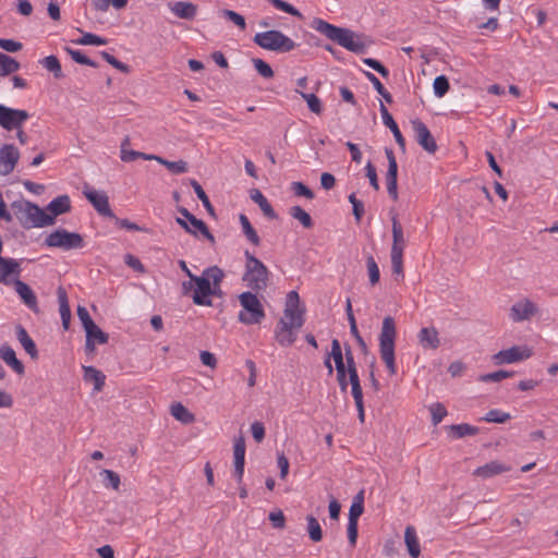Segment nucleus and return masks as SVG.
Returning a JSON list of instances; mask_svg holds the SVG:
<instances>
[{
	"mask_svg": "<svg viewBox=\"0 0 558 558\" xmlns=\"http://www.w3.org/2000/svg\"><path fill=\"white\" fill-rule=\"evenodd\" d=\"M311 27L351 52L359 54L366 51V45L361 37L349 28L332 25L319 17L312 21Z\"/></svg>",
	"mask_w": 558,
	"mask_h": 558,
	"instance_id": "f257e3e1",
	"label": "nucleus"
},
{
	"mask_svg": "<svg viewBox=\"0 0 558 558\" xmlns=\"http://www.w3.org/2000/svg\"><path fill=\"white\" fill-rule=\"evenodd\" d=\"M11 208L19 222L25 229L43 228L53 225V217L46 214L44 209L29 201H15L11 204Z\"/></svg>",
	"mask_w": 558,
	"mask_h": 558,
	"instance_id": "f03ea898",
	"label": "nucleus"
},
{
	"mask_svg": "<svg viewBox=\"0 0 558 558\" xmlns=\"http://www.w3.org/2000/svg\"><path fill=\"white\" fill-rule=\"evenodd\" d=\"M396 336L397 330L395 319L391 316H386L383 320V326L379 333V353L390 375H395L397 373L395 361Z\"/></svg>",
	"mask_w": 558,
	"mask_h": 558,
	"instance_id": "7ed1b4c3",
	"label": "nucleus"
},
{
	"mask_svg": "<svg viewBox=\"0 0 558 558\" xmlns=\"http://www.w3.org/2000/svg\"><path fill=\"white\" fill-rule=\"evenodd\" d=\"M244 255L246 263L243 281L254 291L266 289L269 279L268 268L248 251H245Z\"/></svg>",
	"mask_w": 558,
	"mask_h": 558,
	"instance_id": "20e7f679",
	"label": "nucleus"
},
{
	"mask_svg": "<svg viewBox=\"0 0 558 558\" xmlns=\"http://www.w3.org/2000/svg\"><path fill=\"white\" fill-rule=\"evenodd\" d=\"M253 41L263 49L275 52H289L298 45L280 31H266L255 34Z\"/></svg>",
	"mask_w": 558,
	"mask_h": 558,
	"instance_id": "39448f33",
	"label": "nucleus"
},
{
	"mask_svg": "<svg viewBox=\"0 0 558 558\" xmlns=\"http://www.w3.org/2000/svg\"><path fill=\"white\" fill-rule=\"evenodd\" d=\"M243 311L239 313V320L245 325L260 324L265 318L264 307L256 294L246 291L239 296Z\"/></svg>",
	"mask_w": 558,
	"mask_h": 558,
	"instance_id": "423d86ee",
	"label": "nucleus"
},
{
	"mask_svg": "<svg viewBox=\"0 0 558 558\" xmlns=\"http://www.w3.org/2000/svg\"><path fill=\"white\" fill-rule=\"evenodd\" d=\"M45 244L49 247H58L63 251L83 248L85 241L77 232H70L63 228H59L51 232L46 239Z\"/></svg>",
	"mask_w": 558,
	"mask_h": 558,
	"instance_id": "0eeeda50",
	"label": "nucleus"
},
{
	"mask_svg": "<svg viewBox=\"0 0 558 558\" xmlns=\"http://www.w3.org/2000/svg\"><path fill=\"white\" fill-rule=\"evenodd\" d=\"M178 213L182 216L175 219V222L183 228L187 233L197 235V231L201 232L211 244H214L215 236L209 231L206 223L196 218L192 213H190L185 207H179Z\"/></svg>",
	"mask_w": 558,
	"mask_h": 558,
	"instance_id": "6e6552de",
	"label": "nucleus"
},
{
	"mask_svg": "<svg viewBox=\"0 0 558 558\" xmlns=\"http://www.w3.org/2000/svg\"><path fill=\"white\" fill-rule=\"evenodd\" d=\"M29 113L0 104V126L7 131L19 130L28 120Z\"/></svg>",
	"mask_w": 558,
	"mask_h": 558,
	"instance_id": "1a4fd4ad",
	"label": "nucleus"
},
{
	"mask_svg": "<svg viewBox=\"0 0 558 558\" xmlns=\"http://www.w3.org/2000/svg\"><path fill=\"white\" fill-rule=\"evenodd\" d=\"M83 194L100 216L111 219L116 218V215L110 208L109 197L106 192L97 191L86 184L83 187Z\"/></svg>",
	"mask_w": 558,
	"mask_h": 558,
	"instance_id": "9d476101",
	"label": "nucleus"
},
{
	"mask_svg": "<svg viewBox=\"0 0 558 558\" xmlns=\"http://www.w3.org/2000/svg\"><path fill=\"white\" fill-rule=\"evenodd\" d=\"M192 280L195 282L194 292L192 294V299L194 304L202 306H211L213 302L209 299L213 295L211 289V277L209 275L196 276L192 277Z\"/></svg>",
	"mask_w": 558,
	"mask_h": 558,
	"instance_id": "9b49d317",
	"label": "nucleus"
},
{
	"mask_svg": "<svg viewBox=\"0 0 558 558\" xmlns=\"http://www.w3.org/2000/svg\"><path fill=\"white\" fill-rule=\"evenodd\" d=\"M300 296L296 291H290L287 295L284 319L298 330L304 324V310L299 308Z\"/></svg>",
	"mask_w": 558,
	"mask_h": 558,
	"instance_id": "f8f14e48",
	"label": "nucleus"
},
{
	"mask_svg": "<svg viewBox=\"0 0 558 558\" xmlns=\"http://www.w3.org/2000/svg\"><path fill=\"white\" fill-rule=\"evenodd\" d=\"M412 128L415 133V140L422 148L428 154H435L438 146L426 124L420 119H415L412 121Z\"/></svg>",
	"mask_w": 558,
	"mask_h": 558,
	"instance_id": "ddd939ff",
	"label": "nucleus"
},
{
	"mask_svg": "<svg viewBox=\"0 0 558 558\" xmlns=\"http://www.w3.org/2000/svg\"><path fill=\"white\" fill-rule=\"evenodd\" d=\"M385 154L388 160L386 173L387 192L393 201H398V163L391 148H385Z\"/></svg>",
	"mask_w": 558,
	"mask_h": 558,
	"instance_id": "4468645a",
	"label": "nucleus"
},
{
	"mask_svg": "<svg viewBox=\"0 0 558 558\" xmlns=\"http://www.w3.org/2000/svg\"><path fill=\"white\" fill-rule=\"evenodd\" d=\"M19 159V149L13 144H4L0 148V175L5 177L12 173Z\"/></svg>",
	"mask_w": 558,
	"mask_h": 558,
	"instance_id": "2eb2a0df",
	"label": "nucleus"
},
{
	"mask_svg": "<svg viewBox=\"0 0 558 558\" xmlns=\"http://www.w3.org/2000/svg\"><path fill=\"white\" fill-rule=\"evenodd\" d=\"M531 356V353L527 349H522L520 347H511L507 350H501L494 354L493 360L495 364H511L522 360H525Z\"/></svg>",
	"mask_w": 558,
	"mask_h": 558,
	"instance_id": "dca6fc26",
	"label": "nucleus"
},
{
	"mask_svg": "<svg viewBox=\"0 0 558 558\" xmlns=\"http://www.w3.org/2000/svg\"><path fill=\"white\" fill-rule=\"evenodd\" d=\"M537 312L535 304L525 299L514 303L510 308V317L513 322H522L529 319Z\"/></svg>",
	"mask_w": 558,
	"mask_h": 558,
	"instance_id": "f3484780",
	"label": "nucleus"
},
{
	"mask_svg": "<svg viewBox=\"0 0 558 558\" xmlns=\"http://www.w3.org/2000/svg\"><path fill=\"white\" fill-rule=\"evenodd\" d=\"M294 326H291L288 320L281 318L276 327L275 338L281 347H290L296 339Z\"/></svg>",
	"mask_w": 558,
	"mask_h": 558,
	"instance_id": "a211bd4d",
	"label": "nucleus"
},
{
	"mask_svg": "<svg viewBox=\"0 0 558 558\" xmlns=\"http://www.w3.org/2000/svg\"><path fill=\"white\" fill-rule=\"evenodd\" d=\"M84 330L86 332V352L93 353L96 343L106 344L109 341L108 333L104 332L95 323Z\"/></svg>",
	"mask_w": 558,
	"mask_h": 558,
	"instance_id": "6ab92c4d",
	"label": "nucleus"
},
{
	"mask_svg": "<svg viewBox=\"0 0 558 558\" xmlns=\"http://www.w3.org/2000/svg\"><path fill=\"white\" fill-rule=\"evenodd\" d=\"M14 287H15L16 293L19 294L21 300L24 302V304L28 308H31L33 312L38 313L39 308H38L37 296L34 293V291L32 290V288L27 283L23 282L20 279H16L14 281Z\"/></svg>",
	"mask_w": 558,
	"mask_h": 558,
	"instance_id": "aec40b11",
	"label": "nucleus"
},
{
	"mask_svg": "<svg viewBox=\"0 0 558 558\" xmlns=\"http://www.w3.org/2000/svg\"><path fill=\"white\" fill-rule=\"evenodd\" d=\"M417 339L423 349L436 350L440 345L439 333L435 327H423Z\"/></svg>",
	"mask_w": 558,
	"mask_h": 558,
	"instance_id": "412c9836",
	"label": "nucleus"
},
{
	"mask_svg": "<svg viewBox=\"0 0 558 558\" xmlns=\"http://www.w3.org/2000/svg\"><path fill=\"white\" fill-rule=\"evenodd\" d=\"M379 110L383 118V123L392 132L395 140L397 144L400 146V148L404 151L405 150V140L403 135L401 134L398 124L393 120L392 116L389 113L386 106L380 102Z\"/></svg>",
	"mask_w": 558,
	"mask_h": 558,
	"instance_id": "4be33fe9",
	"label": "nucleus"
},
{
	"mask_svg": "<svg viewBox=\"0 0 558 558\" xmlns=\"http://www.w3.org/2000/svg\"><path fill=\"white\" fill-rule=\"evenodd\" d=\"M510 471V466L499 462V461H490L482 466H478L473 474L475 476L482 477V478H489L495 475H499L501 473Z\"/></svg>",
	"mask_w": 558,
	"mask_h": 558,
	"instance_id": "5701e85b",
	"label": "nucleus"
},
{
	"mask_svg": "<svg viewBox=\"0 0 558 558\" xmlns=\"http://www.w3.org/2000/svg\"><path fill=\"white\" fill-rule=\"evenodd\" d=\"M169 9L171 12L183 20H193L197 13V5L192 2L178 1V2H169Z\"/></svg>",
	"mask_w": 558,
	"mask_h": 558,
	"instance_id": "b1692460",
	"label": "nucleus"
},
{
	"mask_svg": "<svg viewBox=\"0 0 558 558\" xmlns=\"http://www.w3.org/2000/svg\"><path fill=\"white\" fill-rule=\"evenodd\" d=\"M57 296L59 302V312L61 316L62 327L64 330H68L70 328L71 323V308L65 289L59 287L57 289Z\"/></svg>",
	"mask_w": 558,
	"mask_h": 558,
	"instance_id": "393cba45",
	"label": "nucleus"
},
{
	"mask_svg": "<svg viewBox=\"0 0 558 558\" xmlns=\"http://www.w3.org/2000/svg\"><path fill=\"white\" fill-rule=\"evenodd\" d=\"M0 357L19 374L23 375L25 372L24 364L16 357L15 351L8 344L0 348Z\"/></svg>",
	"mask_w": 558,
	"mask_h": 558,
	"instance_id": "a878e982",
	"label": "nucleus"
},
{
	"mask_svg": "<svg viewBox=\"0 0 558 558\" xmlns=\"http://www.w3.org/2000/svg\"><path fill=\"white\" fill-rule=\"evenodd\" d=\"M405 239L401 223L396 217L392 218V245L390 254H403Z\"/></svg>",
	"mask_w": 558,
	"mask_h": 558,
	"instance_id": "bb28decb",
	"label": "nucleus"
},
{
	"mask_svg": "<svg viewBox=\"0 0 558 558\" xmlns=\"http://www.w3.org/2000/svg\"><path fill=\"white\" fill-rule=\"evenodd\" d=\"M16 338L20 341V343L23 347V349L25 350V352L27 354H29V356L33 360L38 359V350L36 348L35 342L29 337V335L26 331V329L23 326H21V325L16 326Z\"/></svg>",
	"mask_w": 558,
	"mask_h": 558,
	"instance_id": "cd10ccee",
	"label": "nucleus"
},
{
	"mask_svg": "<svg viewBox=\"0 0 558 558\" xmlns=\"http://www.w3.org/2000/svg\"><path fill=\"white\" fill-rule=\"evenodd\" d=\"M21 271L20 264L13 258H0V283L9 284L10 275H19Z\"/></svg>",
	"mask_w": 558,
	"mask_h": 558,
	"instance_id": "c85d7f7f",
	"label": "nucleus"
},
{
	"mask_svg": "<svg viewBox=\"0 0 558 558\" xmlns=\"http://www.w3.org/2000/svg\"><path fill=\"white\" fill-rule=\"evenodd\" d=\"M47 210L51 213V217L53 219L62 214H65L71 210V201L68 195H60L53 198L47 206Z\"/></svg>",
	"mask_w": 558,
	"mask_h": 558,
	"instance_id": "c756f323",
	"label": "nucleus"
},
{
	"mask_svg": "<svg viewBox=\"0 0 558 558\" xmlns=\"http://www.w3.org/2000/svg\"><path fill=\"white\" fill-rule=\"evenodd\" d=\"M84 380L94 384V391L99 392L105 386L106 376L94 366H83Z\"/></svg>",
	"mask_w": 558,
	"mask_h": 558,
	"instance_id": "7c9ffc66",
	"label": "nucleus"
},
{
	"mask_svg": "<svg viewBox=\"0 0 558 558\" xmlns=\"http://www.w3.org/2000/svg\"><path fill=\"white\" fill-rule=\"evenodd\" d=\"M251 199L259 206L260 210L267 218H277V214L274 210L272 206L259 190L253 189L251 191Z\"/></svg>",
	"mask_w": 558,
	"mask_h": 558,
	"instance_id": "2f4dec72",
	"label": "nucleus"
},
{
	"mask_svg": "<svg viewBox=\"0 0 558 558\" xmlns=\"http://www.w3.org/2000/svg\"><path fill=\"white\" fill-rule=\"evenodd\" d=\"M404 542L409 551V555L413 558H417L421 554V547L417 539L416 531L414 526L408 525L404 531Z\"/></svg>",
	"mask_w": 558,
	"mask_h": 558,
	"instance_id": "473e14b6",
	"label": "nucleus"
},
{
	"mask_svg": "<svg viewBox=\"0 0 558 558\" xmlns=\"http://www.w3.org/2000/svg\"><path fill=\"white\" fill-rule=\"evenodd\" d=\"M204 275H209L211 277V291L214 292L211 296H221L222 291L220 288V283L225 278V272L218 266H210L204 269Z\"/></svg>",
	"mask_w": 558,
	"mask_h": 558,
	"instance_id": "72a5a7b5",
	"label": "nucleus"
},
{
	"mask_svg": "<svg viewBox=\"0 0 558 558\" xmlns=\"http://www.w3.org/2000/svg\"><path fill=\"white\" fill-rule=\"evenodd\" d=\"M170 412L175 420L183 424L193 423L195 420L194 414L191 413L190 410L180 402L171 404Z\"/></svg>",
	"mask_w": 558,
	"mask_h": 558,
	"instance_id": "f704fd0d",
	"label": "nucleus"
},
{
	"mask_svg": "<svg viewBox=\"0 0 558 558\" xmlns=\"http://www.w3.org/2000/svg\"><path fill=\"white\" fill-rule=\"evenodd\" d=\"M20 68L21 64L17 60L9 54L0 52V76H8L15 73Z\"/></svg>",
	"mask_w": 558,
	"mask_h": 558,
	"instance_id": "c9c22d12",
	"label": "nucleus"
},
{
	"mask_svg": "<svg viewBox=\"0 0 558 558\" xmlns=\"http://www.w3.org/2000/svg\"><path fill=\"white\" fill-rule=\"evenodd\" d=\"M99 475L101 477V483H102L104 487L119 490L121 480H120V475L117 472L108 470V469H102L100 471Z\"/></svg>",
	"mask_w": 558,
	"mask_h": 558,
	"instance_id": "e433bc0d",
	"label": "nucleus"
},
{
	"mask_svg": "<svg viewBox=\"0 0 558 558\" xmlns=\"http://www.w3.org/2000/svg\"><path fill=\"white\" fill-rule=\"evenodd\" d=\"M330 355L332 356L336 365L337 373L348 372V368L344 364V357L342 353V349L340 345L339 340L333 339L331 342V352Z\"/></svg>",
	"mask_w": 558,
	"mask_h": 558,
	"instance_id": "4c0bfd02",
	"label": "nucleus"
},
{
	"mask_svg": "<svg viewBox=\"0 0 558 558\" xmlns=\"http://www.w3.org/2000/svg\"><path fill=\"white\" fill-rule=\"evenodd\" d=\"M40 64L49 72L53 74L56 78H62L64 76L61 68V63L56 56H48L41 59Z\"/></svg>",
	"mask_w": 558,
	"mask_h": 558,
	"instance_id": "58836bf2",
	"label": "nucleus"
},
{
	"mask_svg": "<svg viewBox=\"0 0 558 558\" xmlns=\"http://www.w3.org/2000/svg\"><path fill=\"white\" fill-rule=\"evenodd\" d=\"M240 223L242 226V230H243V233L246 236V239L252 244L259 245L260 239H259L257 232L255 231V229L251 225L248 218L245 215H243V214L240 215Z\"/></svg>",
	"mask_w": 558,
	"mask_h": 558,
	"instance_id": "ea45409f",
	"label": "nucleus"
},
{
	"mask_svg": "<svg viewBox=\"0 0 558 558\" xmlns=\"http://www.w3.org/2000/svg\"><path fill=\"white\" fill-rule=\"evenodd\" d=\"M129 143H130L129 137H125L121 144V156L120 157H121L122 161L131 162L138 158H143V159L147 160V154L132 150V149H126V146L129 145Z\"/></svg>",
	"mask_w": 558,
	"mask_h": 558,
	"instance_id": "a19ab883",
	"label": "nucleus"
},
{
	"mask_svg": "<svg viewBox=\"0 0 558 558\" xmlns=\"http://www.w3.org/2000/svg\"><path fill=\"white\" fill-rule=\"evenodd\" d=\"M449 429L454 438H463L465 436H473L478 433V428L466 423L449 426Z\"/></svg>",
	"mask_w": 558,
	"mask_h": 558,
	"instance_id": "79ce46f5",
	"label": "nucleus"
},
{
	"mask_svg": "<svg viewBox=\"0 0 558 558\" xmlns=\"http://www.w3.org/2000/svg\"><path fill=\"white\" fill-rule=\"evenodd\" d=\"M191 185H192L195 194L197 195V197L203 203V205L206 208L207 213L210 216L215 217V208L211 205V203H210L208 196L206 195L205 191L203 190L202 185L196 180H194V179L191 180Z\"/></svg>",
	"mask_w": 558,
	"mask_h": 558,
	"instance_id": "37998d69",
	"label": "nucleus"
},
{
	"mask_svg": "<svg viewBox=\"0 0 558 558\" xmlns=\"http://www.w3.org/2000/svg\"><path fill=\"white\" fill-rule=\"evenodd\" d=\"M289 213L291 217L299 220L304 228L311 229L314 226L312 217L301 206H292Z\"/></svg>",
	"mask_w": 558,
	"mask_h": 558,
	"instance_id": "c03bdc74",
	"label": "nucleus"
},
{
	"mask_svg": "<svg viewBox=\"0 0 558 558\" xmlns=\"http://www.w3.org/2000/svg\"><path fill=\"white\" fill-rule=\"evenodd\" d=\"M234 466H242L245 464V441L243 437L234 440L233 446Z\"/></svg>",
	"mask_w": 558,
	"mask_h": 558,
	"instance_id": "a18cd8bd",
	"label": "nucleus"
},
{
	"mask_svg": "<svg viewBox=\"0 0 558 558\" xmlns=\"http://www.w3.org/2000/svg\"><path fill=\"white\" fill-rule=\"evenodd\" d=\"M306 520H307V532H308L310 538L313 542H320L323 538V532H322L319 522L313 515H308L306 518Z\"/></svg>",
	"mask_w": 558,
	"mask_h": 558,
	"instance_id": "49530a36",
	"label": "nucleus"
},
{
	"mask_svg": "<svg viewBox=\"0 0 558 558\" xmlns=\"http://www.w3.org/2000/svg\"><path fill=\"white\" fill-rule=\"evenodd\" d=\"M76 45H94V46H102L107 44V39L104 37H100L98 35H95L93 33H83V36L73 40Z\"/></svg>",
	"mask_w": 558,
	"mask_h": 558,
	"instance_id": "de8ad7c7",
	"label": "nucleus"
},
{
	"mask_svg": "<svg viewBox=\"0 0 558 558\" xmlns=\"http://www.w3.org/2000/svg\"><path fill=\"white\" fill-rule=\"evenodd\" d=\"M64 50L72 58V60L78 64H84L92 68L98 66V64L94 60L86 57L81 50H75L70 47H65Z\"/></svg>",
	"mask_w": 558,
	"mask_h": 558,
	"instance_id": "09e8293b",
	"label": "nucleus"
},
{
	"mask_svg": "<svg viewBox=\"0 0 558 558\" xmlns=\"http://www.w3.org/2000/svg\"><path fill=\"white\" fill-rule=\"evenodd\" d=\"M366 267L368 271L369 282L372 286H375L376 283L379 282L380 272L378 265L372 255L367 256L366 258Z\"/></svg>",
	"mask_w": 558,
	"mask_h": 558,
	"instance_id": "8fccbe9b",
	"label": "nucleus"
},
{
	"mask_svg": "<svg viewBox=\"0 0 558 558\" xmlns=\"http://www.w3.org/2000/svg\"><path fill=\"white\" fill-rule=\"evenodd\" d=\"M483 420L486 422H489V423L501 424V423H506L508 420H510V414L507 412H502L501 410H498V409H493L486 413V415Z\"/></svg>",
	"mask_w": 558,
	"mask_h": 558,
	"instance_id": "3c124183",
	"label": "nucleus"
},
{
	"mask_svg": "<svg viewBox=\"0 0 558 558\" xmlns=\"http://www.w3.org/2000/svg\"><path fill=\"white\" fill-rule=\"evenodd\" d=\"M449 81L445 75H439L434 80L433 88L437 97H444L449 90Z\"/></svg>",
	"mask_w": 558,
	"mask_h": 558,
	"instance_id": "603ef678",
	"label": "nucleus"
},
{
	"mask_svg": "<svg viewBox=\"0 0 558 558\" xmlns=\"http://www.w3.org/2000/svg\"><path fill=\"white\" fill-rule=\"evenodd\" d=\"M301 97L307 102L308 109L319 114L323 111V106L320 99L315 94H306V93H300Z\"/></svg>",
	"mask_w": 558,
	"mask_h": 558,
	"instance_id": "864d4df0",
	"label": "nucleus"
},
{
	"mask_svg": "<svg viewBox=\"0 0 558 558\" xmlns=\"http://www.w3.org/2000/svg\"><path fill=\"white\" fill-rule=\"evenodd\" d=\"M255 70L258 72L260 76L264 78H271L274 76V71L271 66L259 58L252 59Z\"/></svg>",
	"mask_w": 558,
	"mask_h": 558,
	"instance_id": "5fc2aeb1",
	"label": "nucleus"
},
{
	"mask_svg": "<svg viewBox=\"0 0 558 558\" xmlns=\"http://www.w3.org/2000/svg\"><path fill=\"white\" fill-rule=\"evenodd\" d=\"M429 411L432 414L433 425H438L444 417L447 415V410L442 403H434L429 407Z\"/></svg>",
	"mask_w": 558,
	"mask_h": 558,
	"instance_id": "6e6d98bb",
	"label": "nucleus"
},
{
	"mask_svg": "<svg viewBox=\"0 0 558 558\" xmlns=\"http://www.w3.org/2000/svg\"><path fill=\"white\" fill-rule=\"evenodd\" d=\"M513 373L508 371H497L493 373L483 374L480 376V380L483 383H489V381H501L505 378L511 377Z\"/></svg>",
	"mask_w": 558,
	"mask_h": 558,
	"instance_id": "4d7b16f0",
	"label": "nucleus"
},
{
	"mask_svg": "<svg viewBox=\"0 0 558 558\" xmlns=\"http://www.w3.org/2000/svg\"><path fill=\"white\" fill-rule=\"evenodd\" d=\"M100 56L102 57V59L108 62L109 64H111L113 68H116L117 70L121 71L122 73H129L130 72V66L121 61H119L117 58H114L112 54H110L109 52L107 51H101L100 52Z\"/></svg>",
	"mask_w": 558,
	"mask_h": 558,
	"instance_id": "13d9d810",
	"label": "nucleus"
},
{
	"mask_svg": "<svg viewBox=\"0 0 558 558\" xmlns=\"http://www.w3.org/2000/svg\"><path fill=\"white\" fill-rule=\"evenodd\" d=\"M349 202L352 205L353 216L357 222L361 221L364 215V205L363 203L356 198L354 193H351L348 197Z\"/></svg>",
	"mask_w": 558,
	"mask_h": 558,
	"instance_id": "bf43d9fd",
	"label": "nucleus"
},
{
	"mask_svg": "<svg viewBox=\"0 0 558 558\" xmlns=\"http://www.w3.org/2000/svg\"><path fill=\"white\" fill-rule=\"evenodd\" d=\"M269 3H271L276 9L281 10L288 14H291L293 16H300L301 13L299 10H296L292 4L283 1V0H267Z\"/></svg>",
	"mask_w": 558,
	"mask_h": 558,
	"instance_id": "052dcab7",
	"label": "nucleus"
},
{
	"mask_svg": "<svg viewBox=\"0 0 558 558\" xmlns=\"http://www.w3.org/2000/svg\"><path fill=\"white\" fill-rule=\"evenodd\" d=\"M291 190L296 196H303L308 199L314 198V193L311 189H308L305 184L302 182H292Z\"/></svg>",
	"mask_w": 558,
	"mask_h": 558,
	"instance_id": "680f3d73",
	"label": "nucleus"
},
{
	"mask_svg": "<svg viewBox=\"0 0 558 558\" xmlns=\"http://www.w3.org/2000/svg\"><path fill=\"white\" fill-rule=\"evenodd\" d=\"M221 13L226 19L233 22L241 29L245 28V26H246L245 19L241 14H239L232 10H222Z\"/></svg>",
	"mask_w": 558,
	"mask_h": 558,
	"instance_id": "e2e57ef3",
	"label": "nucleus"
},
{
	"mask_svg": "<svg viewBox=\"0 0 558 558\" xmlns=\"http://www.w3.org/2000/svg\"><path fill=\"white\" fill-rule=\"evenodd\" d=\"M0 48L8 52L22 50L23 44L13 39L0 38Z\"/></svg>",
	"mask_w": 558,
	"mask_h": 558,
	"instance_id": "0e129e2a",
	"label": "nucleus"
},
{
	"mask_svg": "<svg viewBox=\"0 0 558 558\" xmlns=\"http://www.w3.org/2000/svg\"><path fill=\"white\" fill-rule=\"evenodd\" d=\"M363 62L371 69L378 72L383 77L389 76V70L386 66H384L378 60L373 58H366L363 60Z\"/></svg>",
	"mask_w": 558,
	"mask_h": 558,
	"instance_id": "69168bd1",
	"label": "nucleus"
},
{
	"mask_svg": "<svg viewBox=\"0 0 558 558\" xmlns=\"http://www.w3.org/2000/svg\"><path fill=\"white\" fill-rule=\"evenodd\" d=\"M124 263L132 269H134L137 272H145V267L142 264V262L132 254H125L124 256Z\"/></svg>",
	"mask_w": 558,
	"mask_h": 558,
	"instance_id": "338daca9",
	"label": "nucleus"
},
{
	"mask_svg": "<svg viewBox=\"0 0 558 558\" xmlns=\"http://www.w3.org/2000/svg\"><path fill=\"white\" fill-rule=\"evenodd\" d=\"M166 168L173 174H181L187 171V162L184 160L169 161L166 163Z\"/></svg>",
	"mask_w": 558,
	"mask_h": 558,
	"instance_id": "774afa93",
	"label": "nucleus"
}]
</instances>
